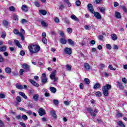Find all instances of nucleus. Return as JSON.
I'll list each match as a JSON object with an SVG mask.
<instances>
[{"label": "nucleus", "instance_id": "nucleus-62", "mask_svg": "<svg viewBox=\"0 0 127 127\" xmlns=\"http://www.w3.org/2000/svg\"><path fill=\"white\" fill-rule=\"evenodd\" d=\"M20 126H21L23 127H26V126L25 125V124L23 122H20Z\"/></svg>", "mask_w": 127, "mask_h": 127}, {"label": "nucleus", "instance_id": "nucleus-41", "mask_svg": "<svg viewBox=\"0 0 127 127\" xmlns=\"http://www.w3.org/2000/svg\"><path fill=\"white\" fill-rule=\"evenodd\" d=\"M84 82L86 85H89L90 84V79L88 78H85Z\"/></svg>", "mask_w": 127, "mask_h": 127}, {"label": "nucleus", "instance_id": "nucleus-16", "mask_svg": "<svg viewBox=\"0 0 127 127\" xmlns=\"http://www.w3.org/2000/svg\"><path fill=\"white\" fill-rule=\"evenodd\" d=\"M50 91H51V93L55 94V93H56V92L57 91V89H56V88L54 87H51L50 88Z\"/></svg>", "mask_w": 127, "mask_h": 127}, {"label": "nucleus", "instance_id": "nucleus-13", "mask_svg": "<svg viewBox=\"0 0 127 127\" xmlns=\"http://www.w3.org/2000/svg\"><path fill=\"white\" fill-rule=\"evenodd\" d=\"M21 9L22 10H23V11H24L25 12L28 11V8L27 7V6H26V5L25 4L22 5Z\"/></svg>", "mask_w": 127, "mask_h": 127}, {"label": "nucleus", "instance_id": "nucleus-24", "mask_svg": "<svg viewBox=\"0 0 127 127\" xmlns=\"http://www.w3.org/2000/svg\"><path fill=\"white\" fill-rule=\"evenodd\" d=\"M70 18H71V19L75 20V21H79V18H78V17H77L75 15H72L70 16Z\"/></svg>", "mask_w": 127, "mask_h": 127}, {"label": "nucleus", "instance_id": "nucleus-60", "mask_svg": "<svg viewBox=\"0 0 127 127\" xmlns=\"http://www.w3.org/2000/svg\"><path fill=\"white\" fill-rule=\"evenodd\" d=\"M105 64H100V68L101 69H104V68H105Z\"/></svg>", "mask_w": 127, "mask_h": 127}, {"label": "nucleus", "instance_id": "nucleus-61", "mask_svg": "<svg viewBox=\"0 0 127 127\" xmlns=\"http://www.w3.org/2000/svg\"><path fill=\"white\" fill-rule=\"evenodd\" d=\"M109 68L110 69V70H116V68H114V67H113V66L112 65H109Z\"/></svg>", "mask_w": 127, "mask_h": 127}, {"label": "nucleus", "instance_id": "nucleus-51", "mask_svg": "<svg viewBox=\"0 0 127 127\" xmlns=\"http://www.w3.org/2000/svg\"><path fill=\"white\" fill-rule=\"evenodd\" d=\"M23 73H24V69H20L19 71V74L21 76H22L23 75Z\"/></svg>", "mask_w": 127, "mask_h": 127}, {"label": "nucleus", "instance_id": "nucleus-53", "mask_svg": "<svg viewBox=\"0 0 127 127\" xmlns=\"http://www.w3.org/2000/svg\"><path fill=\"white\" fill-rule=\"evenodd\" d=\"M117 116L118 117V118H123V114L120 112H118L117 114Z\"/></svg>", "mask_w": 127, "mask_h": 127}, {"label": "nucleus", "instance_id": "nucleus-27", "mask_svg": "<svg viewBox=\"0 0 127 127\" xmlns=\"http://www.w3.org/2000/svg\"><path fill=\"white\" fill-rule=\"evenodd\" d=\"M60 42L62 44H66L67 43V40L64 38H61L60 40Z\"/></svg>", "mask_w": 127, "mask_h": 127}, {"label": "nucleus", "instance_id": "nucleus-29", "mask_svg": "<svg viewBox=\"0 0 127 127\" xmlns=\"http://www.w3.org/2000/svg\"><path fill=\"white\" fill-rule=\"evenodd\" d=\"M15 86L17 89H19V90H23V86H22L21 85H18V84H16Z\"/></svg>", "mask_w": 127, "mask_h": 127}, {"label": "nucleus", "instance_id": "nucleus-28", "mask_svg": "<svg viewBox=\"0 0 127 127\" xmlns=\"http://www.w3.org/2000/svg\"><path fill=\"white\" fill-rule=\"evenodd\" d=\"M1 37V38H3V39H4V38H5V37H6V33H5V31H3L2 32Z\"/></svg>", "mask_w": 127, "mask_h": 127}, {"label": "nucleus", "instance_id": "nucleus-50", "mask_svg": "<svg viewBox=\"0 0 127 127\" xmlns=\"http://www.w3.org/2000/svg\"><path fill=\"white\" fill-rule=\"evenodd\" d=\"M66 70L67 71H71V66L69 64H66Z\"/></svg>", "mask_w": 127, "mask_h": 127}, {"label": "nucleus", "instance_id": "nucleus-34", "mask_svg": "<svg viewBox=\"0 0 127 127\" xmlns=\"http://www.w3.org/2000/svg\"><path fill=\"white\" fill-rule=\"evenodd\" d=\"M6 50V47L5 46H3L2 47H0V51H5Z\"/></svg>", "mask_w": 127, "mask_h": 127}, {"label": "nucleus", "instance_id": "nucleus-8", "mask_svg": "<svg viewBox=\"0 0 127 127\" xmlns=\"http://www.w3.org/2000/svg\"><path fill=\"white\" fill-rule=\"evenodd\" d=\"M29 81L30 82V83H31V84H32V85L34 86V87H39L40 86L39 84H38V83H36V81H35L34 80L30 79L29 80Z\"/></svg>", "mask_w": 127, "mask_h": 127}, {"label": "nucleus", "instance_id": "nucleus-38", "mask_svg": "<svg viewBox=\"0 0 127 127\" xmlns=\"http://www.w3.org/2000/svg\"><path fill=\"white\" fill-rule=\"evenodd\" d=\"M64 8H65V5H64V4L59 5V9L60 10H63V9H64Z\"/></svg>", "mask_w": 127, "mask_h": 127}, {"label": "nucleus", "instance_id": "nucleus-39", "mask_svg": "<svg viewBox=\"0 0 127 127\" xmlns=\"http://www.w3.org/2000/svg\"><path fill=\"white\" fill-rule=\"evenodd\" d=\"M22 119L23 120V121H27L28 117H27V116L26 115H23L22 116Z\"/></svg>", "mask_w": 127, "mask_h": 127}, {"label": "nucleus", "instance_id": "nucleus-35", "mask_svg": "<svg viewBox=\"0 0 127 127\" xmlns=\"http://www.w3.org/2000/svg\"><path fill=\"white\" fill-rule=\"evenodd\" d=\"M53 102L55 106H58V105L59 104V101H58V100L54 99Z\"/></svg>", "mask_w": 127, "mask_h": 127}, {"label": "nucleus", "instance_id": "nucleus-63", "mask_svg": "<svg viewBox=\"0 0 127 127\" xmlns=\"http://www.w3.org/2000/svg\"><path fill=\"white\" fill-rule=\"evenodd\" d=\"M26 113L27 114H28L29 115H32V112L30 110H29V111L26 110Z\"/></svg>", "mask_w": 127, "mask_h": 127}, {"label": "nucleus", "instance_id": "nucleus-30", "mask_svg": "<svg viewBox=\"0 0 127 127\" xmlns=\"http://www.w3.org/2000/svg\"><path fill=\"white\" fill-rule=\"evenodd\" d=\"M63 20H64V23H66L67 24H69L70 23V21H69V19L67 18L66 17L63 18Z\"/></svg>", "mask_w": 127, "mask_h": 127}, {"label": "nucleus", "instance_id": "nucleus-52", "mask_svg": "<svg viewBox=\"0 0 127 127\" xmlns=\"http://www.w3.org/2000/svg\"><path fill=\"white\" fill-rule=\"evenodd\" d=\"M16 100L18 103H20V102H21V98H20V96H17L16 98Z\"/></svg>", "mask_w": 127, "mask_h": 127}, {"label": "nucleus", "instance_id": "nucleus-17", "mask_svg": "<svg viewBox=\"0 0 127 127\" xmlns=\"http://www.w3.org/2000/svg\"><path fill=\"white\" fill-rule=\"evenodd\" d=\"M14 41L15 45H16L18 47H19V48H21L22 47L21 45H20V44L19 43V41H18V40H15Z\"/></svg>", "mask_w": 127, "mask_h": 127}, {"label": "nucleus", "instance_id": "nucleus-57", "mask_svg": "<svg viewBox=\"0 0 127 127\" xmlns=\"http://www.w3.org/2000/svg\"><path fill=\"white\" fill-rule=\"evenodd\" d=\"M19 36H20V37L21 38V40L23 41L24 40V36H23V35L22 34V33H20Z\"/></svg>", "mask_w": 127, "mask_h": 127}, {"label": "nucleus", "instance_id": "nucleus-6", "mask_svg": "<svg viewBox=\"0 0 127 127\" xmlns=\"http://www.w3.org/2000/svg\"><path fill=\"white\" fill-rule=\"evenodd\" d=\"M22 67L24 70H26L27 71H30V66L26 64H23L22 65Z\"/></svg>", "mask_w": 127, "mask_h": 127}, {"label": "nucleus", "instance_id": "nucleus-5", "mask_svg": "<svg viewBox=\"0 0 127 127\" xmlns=\"http://www.w3.org/2000/svg\"><path fill=\"white\" fill-rule=\"evenodd\" d=\"M64 51V53L67 55H71L72 54V49L70 48H65Z\"/></svg>", "mask_w": 127, "mask_h": 127}, {"label": "nucleus", "instance_id": "nucleus-25", "mask_svg": "<svg viewBox=\"0 0 127 127\" xmlns=\"http://www.w3.org/2000/svg\"><path fill=\"white\" fill-rule=\"evenodd\" d=\"M5 70L7 74H10V73H11V68H10V67H6L5 68Z\"/></svg>", "mask_w": 127, "mask_h": 127}, {"label": "nucleus", "instance_id": "nucleus-40", "mask_svg": "<svg viewBox=\"0 0 127 127\" xmlns=\"http://www.w3.org/2000/svg\"><path fill=\"white\" fill-rule=\"evenodd\" d=\"M95 95L96 97H101L102 96V92L100 91H97L95 93Z\"/></svg>", "mask_w": 127, "mask_h": 127}, {"label": "nucleus", "instance_id": "nucleus-49", "mask_svg": "<svg viewBox=\"0 0 127 127\" xmlns=\"http://www.w3.org/2000/svg\"><path fill=\"white\" fill-rule=\"evenodd\" d=\"M42 41L44 44H47V39L46 38H43Z\"/></svg>", "mask_w": 127, "mask_h": 127}, {"label": "nucleus", "instance_id": "nucleus-21", "mask_svg": "<svg viewBox=\"0 0 127 127\" xmlns=\"http://www.w3.org/2000/svg\"><path fill=\"white\" fill-rule=\"evenodd\" d=\"M51 115L52 116L54 119H57V115H56L55 111H51Z\"/></svg>", "mask_w": 127, "mask_h": 127}, {"label": "nucleus", "instance_id": "nucleus-37", "mask_svg": "<svg viewBox=\"0 0 127 127\" xmlns=\"http://www.w3.org/2000/svg\"><path fill=\"white\" fill-rule=\"evenodd\" d=\"M120 8H122L124 10V11H125V12H127V7H126V6H125V5H121L120 6Z\"/></svg>", "mask_w": 127, "mask_h": 127}, {"label": "nucleus", "instance_id": "nucleus-2", "mask_svg": "<svg viewBox=\"0 0 127 127\" xmlns=\"http://www.w3.org/2000/svg\"><path fill=\"white\" fill-rule=\"evenodd\" d=\"M111 89H112V85L109 84H106L105 86L103 87L102 92L105 97L109 96V90H111Z\"/></svg>", "mask_w": 127, "mask_h": 127}, {"label": "nucleus", "instance_id": "nucleus-11", "mask_svg": "<svg viewBox=\"0 0 127 127\" xmlns=\"http://www.w3.org/2000/svg\"><path fill=\"white\" fill-rule=\"evenodd\" d=\"M83 66L87 71H90L91 70V66L88 63H84Z\"/></svg>", "mask_w": 127, "mask_h": 127}, {"label": "nucleus", "instance_id": "nucleus-31", "mask_svg": "<svg viewBox=\"0 0 127 127\" xmlns=\"http://www.w3.org/2000/svg\"><path fill=\"white\" fill-rule=\"evenodd\" d=\"M15 9H16V8L13 6H11L9 7V10L10 11H15Z\"/></svg>", "mask_w": 127, "mask_h": 127}, {"label": "nucleus", "instance_id": "nucleus-18", "mask_svg": "<svg viewBox=\"0 0 127 127\" xmlns=\"http://www.w3.org/2000/svg\"><path fill=\"white\" fill-rule=\"evenodd\" d=\"M115 17L118 19L122 18L121 13L118 11H115Z\"/></svg>", "mask_w": 127, "mask_h": 127}, {"label": "nucleus", "instance_id": "nucleus-12", "mask_svg": "<svg viewBox=\"0 0 127 127\" xmlns=\"http://www.w3.org/2000/svg\"><path fill=\"white\" fill-rule=\"evenodd\" d=\"M87 111L92 116H93V117H96V113H95L92 108H87Z\"/></svg>", "mask_w": 127, "mask_h": 127}, {"label": "nucleus", "instance_id": "nucleus-36", "mask_svg": "<svg viewBox=\"0 0 127 127\" xmlns=\"http://www.w3.org/2000/svg\"><path fill=\"white\" fill-rule=\"evenodd\" d=\"M84 28L86 30H90V29H92V27L90 25H85Z\"/></svg>", "mask_w": 127, "mask_h": 127}, {"label": "nucleus", "instance_id": "nucleus-22", "mask_svg": "<svg viewBox=\"0 0 127 127\" xmlns=\"http://www.w3.org/2000/svg\"><path fill=\"white\" fill-rule=\"evenodd\" d=\"M39 12L41 13V14H42L43 15H46L47 14V11L45 10L41 9L39 10Z\"/></svg>", "mask_w": 127, "mask_h": 127}, {"label": "nucleus", "instance_id": "nucleus-4", "mask_svg": "<svg viewBox=\"0 0 127 127\" xmlns=\"http://www.w3.org/2000/svg\"><path fill=\"white\" fill-rule=\"evenodd\" d=\"M56 73L57 71L56 70H54L50 75V78L51 80H54V82H56L57 81V78L55 77L56 76Z\"/></svg>", "mask_w": 127, "mask_h": 127}, {"label": "nucleus", "instance_id": "nucleus-1", "mask_svg": "<svg viewBox=\"0 0 127 127\" xmlns=\"http://www.w3.org/2000/svg\"><path fill=\"white\" fill-rule=\"evenodd\" d=\"M30 53L31 54H34V53H37L39 50H40V47L37 45H31L28 47Z\"/></svg>", "mask_w": 127, "mask_h": 127}, {"label": "nucleus", "instance_id": "nucleus-55", "mask_svg": "<svg viewBox=\"0 0 127 127\" xmlns=\"http://www.w3.org/2000/svg\"><path fill=\"white\" fill-rule=\"evenodd\" d=\"M20 55H21V56H24V55H25V52H24V51H21L20 52Z\"/></svg>", "mask_w": 127, "mask_h": 127}, {"label": "nucleus", "instance_id": "nucleus-56", "mask_svg": "<svg viewBox=\"0 0 127 127\" xmlns=\"http://www.w3.org/2000/svg\"><path fill=\"white\" fill-rule=\"evenodd\" d=\"M122 81H123V83H124L125 84H127V78H126V77L123 78H122Z\"/></svg>", "mask_w": 127, "mask_h": 127}, {"label": "nucleus", "instance_id": "nucleus-23", "mask_svg": "<svg viewBox=\"0 0 127 127\" xmlns=\"http://www.w3.org/2000/svg\"><path fill=\"white\" fill-rule=\"evenodd\" d=\"M19 95L20 96H21V97H23L24 99H25V100H26L27 99V96H26V95H25V94L22 92H19Z\"/></svg>", "mask_w": 127, "mask_h": 127}, {"label": "nucleus", "instance_id": "nucleus-48", "mask_svg": "<svg viewBox=\"0 0 127 127\" xmlns=\"http://www.w3.org/2000/svg\"><path fill=\"white\" fill-rule=\"evenodd\" d=\"M66 31L68 32V33L71 34V33H72V32L73 31L72 30V28H67V29H66Z\"/></svg>", "mask_w": 127, "mask_h": 127}, {"label": "nucleus", "instance_id": "nucleus-19", "mask_svg": "<svg viewBox=\"0 0 127 127\" xmlns=\"http://www.w3.org/2000/svg\"><path fill=\"white\" fill-rule=\"evenodd\" d=\"M39 98V95L38 94H35L33 96V99L34 101L35 102H37L38 101V98Z\"/></svg>", "mask_w": 127, "mask_h": 127}, {"label": "nucleus", "instance_id": "nucleus-42", "mask_svg": "<svg viewBox=\"0 0 127 127\" xmlns=\"http://www.w3.org/2000/svg\"><path fill=\"white\" fill-rule=\"evenodd\" d=\"M75 4L77 5V6H80V5H81V1L79 0H77L75 1Z\"/></svg>", "mask_w": 127, "mask_h": 127}, {"label": "nucleus", "instance_id": "nucleus-44", "mask_svg": "<svg viewBox=\"0 0 127 127\" xmlns=\"http://www.w3.org/2000/svg\"><path fill=\"white\" fill-rule=\"evenodd\" d=\"M3 25H4V26H7V25H8V22L5 20H3Z\"/></svg>", "mask_w": 127, "mask_h": 127}, {"label": "nucleus", "instance_id": "nucleus-20", "mask_svg": "<svg viewBox=\"0 0 127 127\" xmlns=\"http://www.w3.org/2000/svg\"><path fill=\"white\" fill-rule=\"evenodd\" d=\"M68 44H69V45H71V46H74L75 45V43H74V41L72 40L71 39H69L67 40Z\"/></svg>", "mask_w": 127, "mask_h": 127}, {"label": "nucleus", "instance_id": "nucleus-59", "mask_svg": "<svg viewBox=\"0 0 127 127\" xmlns=\"http://www.w3.org/2000/svg\"><path fill=\"white\" fill-rule=\"evenodd\" d=\"M54 21L56 23H59V18L58 17H56Z\"/></svg>", "mask_w": 127, "mask_h": 127}, {"label": "nucleus", "instance_id": "nucleus-3", "mask_svg": "<svg viewBox=\"0 0 127 127\" xmlns=\"http://www.w3.org/2000/svg\"><path fill=\"white\" fill-rule=\"evenodd\" d=\"M48 80V78L46 77V74L45 73H43L42 74L41 77L42 85H45L46 83H47Z\"/></svg>", "mask_w": 127, "mask_h": 127}, {"label": "nucleus", "instance_id": "nucleus-33", "mask_svg": "<svg viewBox=\"0 0 127 127\" xmlns=\"http://www.w3.org/2000/svg\"><path fill=\"white\" fill-rule=\"evenodd\" d=\"M13 33H14V34H16V35H19V34L21 33H19L18 30H17V29H14L13 30Z\"/></svg>", "mask_w": 127, "mask_h": 127}, {"label": "nucleus", "instance_id": "nucleus-10", "mask_svg": "<svg viewBox=\"0 0 127 127\" xmlns=\"http://www.w3.org/2000/svg\"><path fill=\"white\" fill-rule=\"evenodd\" d=\"M95 17H96V18H97V19H101L102 18V15H101V14H100V13L98 12H95L92 13Z\"/></svg>", "mask_w": 127, "mask_h": 127}, {"label": "nucleus", "instance_id": "nucleus-58", "mask_svg": "<svg viewBox=\"0 0 127 127\" xmlns=\"http://www.w3.org/2000/svg\"><path fill=\"white\" fill-rule=\"evenodd\" d=\"M0 99H4L5 98V95L2 93L0 94Z\"/></svg>", "mask_w": 127, "mask_h": 127}, {"label": "nucleus", "instance_id": "nucleus-32", "mask_svg": "<svg viewBox=\"0 0 127 127\" xmlns=\"http://www.w3.org/2000/svg\"><path fill=\"white\" fill-rule=\"evenodd\" d=\"M41 24H42V26L46 27L48 25L47 24V23H46L45 21H42L41 22Z\"/></svg>", "mask_w": 127, "mask_h": 127}, {"label": "nucleus", "instance_id": "nucleus-26", "mask_svg": "<svg viewBox=\"0 0 127 127\" xmlns=\"http://www.w3.org/2000/svg\"><path fill=\"white\" fill-rule=\"evenodd\" d=\"M111 38L112 40H117L118 39V36L116 34H112L111 35Z\"/></svg>", "mask_w": 127, "mask_h": 127}, {"label": "nucleus", "instance_id": "nucleus-43", "mask_svg": "<svg viewBox=\"0 0 127 127\" xmlns=\"http://www.w3.org/2000/svg\"><path fill=\"white\" fill-rule=\"evenodd\" d=\"M99 10L102 12V13H105V10H106V9L104 8V7L99 8Z\"/></svg>", "mask_w": 127, "mask_h": 127}, {"label": "nucleus", "instance_id": "nucleus-15", "mask_svg": "<svg viewBox=\"0 0 127 127\" xmlns=\"http://www.w3.org/2000/svg\"><path fill=\"white\" fill-rule=\"evenodd\" d=\"M117 86H118L120 90H124V86H123V84L122 83V82L120 81H117Z\"/></svg>", "mask_w": 127, "mask_h": 127}, {"label": "nucleus", "instance_id": "nucleus-9", "mask_svg": "<svg viewBox=\"0 0 127 127\" xmlns=\"http://www.w3.org/2000/svg\"><path fill=\"white\" fill-rule=\"evenodd\" d=\"M87 7L90 12H91V13H93L94 12L95 10H94V7L93 6V5L91 3L88 4L87 5Z\"/></svg>", "mask_w": 127, "mask_h": 127}, {"label": "nucleus", "instance_id": "nucleus-46", "mask_svg": "<svg viewBox=\"0 0 127 127\" xmlns=\"http://www.w3.org/2000/svg\"><path fill=\"white\" fill-rule=\"evenodd\" d=\"M28 21L25 19H23L21 21V23L22 24H24V23H27Z\"/></svg>", "mask_w": 127, "mask_h": 127}, {"label": "nucleus", "instance_id": "nucleus-14", "mask_svg": "<svg viewBox=\"0 0 127 127\" xmlns=\"http://www.w3.org/2000/svg\"><path fill=\"white\" fill-rule=\"evenodd\" d=\"M100 88H101V84L99 83H95L93 86V89L94 90L100 89Z\"/></svg>", "mask_w": 127, "mask_h": 127}, {"label": "nucleus", "instance_id": "nucleus-47", "mask_svg": "<svg viewBox=\"0 0 127 127\" xmlns=\"http://www.w3.org/2000/svg\"><path fill=\"white\" fill-rule=\"evenodd\" d=\"M59 34L62 36V37H64V32H62V31H59Z\"/></svg>", "mask_w": 127, "mask_h": 127}, {"label": "nucleus", "instance_id": "nucleus-54", "mask_svg": "<svg viewBox=\"0 0 127 127\" xmlns=\"http://www.w3.org/2000/svg\"><path fill=\"white\" fill-rule=\"evenodd\" d=\"M119 4L118 2L117 1L114 2V7H117V6H119Z\"/></svg>", "mask_w": 127, "mask_h": 127}, {"label": "nucleus", "instance_id": "nucleus-7", "mask_svg": "<svg viewBox=\"0 0 127 127\" xmlns=\"http://www.w3.org/2000/svg\"><path fill=\"white\" fill-rule=\"evenodd\" d=\"M39 116H40L41 117H42V116H44V115H46V113H45V110H44V109H43V108H40L39 109Z\"/></svg>", "mask_w": 127, "mask_h": 127}, {"label": "nucleus", "instance_id": "nucleus-64", "mask_svg": "<svg viewBox=\"0 0 127 127\" xmlns=\"http://www.w3.org/2000/svg\"><path fill=\"white\" fill-rule=\"evenodd\" d=\"M13 17H14V20H18V17L17 15H14Z\"/></svg>", "mask_w": 127, "mask_h": 127}, {"label": "nucleus", "instance_id": "nucleus-45", "mask_svg": "<svg viewBox=\"0 0 127 127\" xmlns=\"http://www.w3.org/2000/svg\"><path fill=\"white\" fill-rule=\"evenodd\" d=\"M106 48L109 50H111L112 49V46L110 44H106Z\"/></svg>", "mask_w": 127, "mask_h": 127}]
</instances>
